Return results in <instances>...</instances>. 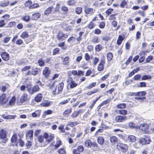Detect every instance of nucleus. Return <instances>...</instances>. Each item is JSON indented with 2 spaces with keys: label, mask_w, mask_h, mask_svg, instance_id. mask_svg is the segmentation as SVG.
Returning a JSON list of instances; mask_svg holds the SVG:
<instances>
[{
  "label": "nucleus",
  "mask_w": 154,
  "mask_h": 154,
  "mask_svg": "<svg viewBox=\"0 0 154 154\" xmlns=\"http://www.w3.org/2000/svg\"><path fill=\"white\" fill-rule=\"evenodd\" d=\"M22 19L24 21L28 22L29 20L30 19V17L29 16L27 15L23 17L22 18Z\"/></svg>",
  "instance_id": "nucleus-58"
},
{
  "label": "nucleus",
  "mask_w": 154,
  "mask_h": 154,
  "mask_svg": "<svg viewBox=\"0 0 154 154\" xmlns=\"http://www.w3.org/2000/svg\"><path fill=\"white\" fill-rule=\"evenodd\" d=\"M64 83L63 82L60 83L58 87V91H61L63 89V88Z\"/></svg>",
  "instance_id": "nucleus-47"
},
{
  "label": "nucleus",
  "mask_w": 154,
  "mask_h": 154,
  "mask_svg": "<svg viewBox=\"0 0 154 154\" xmlns=\"http://www.w3.org/2000/svg\"><path fill=\"white\" fill-rule=\"evenodd\" d=\"M40 70V69L39 68L33 69L32 70L31 74L33 75H36L38 73Z\"/></svg>",
  "instance_id": "nucleus-20"
},
{
  "label": "nucleus",
  "mask_w": 154,
  "mask_h": 154,
  "mask_svg": "<svg viewBox=\"0 0 154 154\" xmlns=\"http://www.w3.org/2000/svg\"><path fill=\"white\" fill-rule=\"evenodd\" d=\"M29 35L27 32H23L20 35V36L23 38L24 39L29 37Z\"/></svg>",
  "instance_id": "nucleus-34"
},
{
  "label": "nucleus",
  "mask_w": 154,
  "mask_h": 154,
  "mask_svg": "<svg viewBox=\"0 0 154 154\" xmlns=\"http://www.w3.org/2000/svg\"><path fill=\"white\" fill-rule=\"evenodd\" d=\"M28 97V95L26 94H23L21 97L20 99V101L22 103H24L25 101H26Z\"/></svg>",
  "instance_id": "nucleus-18"
},
{
  "label": "nucleus",
  "mask_w": 154,
  "mask_h": 154,
  "mask_svg": "<svg viewBox=\"0 0 154 154\" xmlns=\"http://www.w3.org/2000/svg\"><path fill=\"white\" fill-rule=\"evenodd\" d=\"M43 98L42 95L41 93L38 94L35 97V101L37 102H40Z\"/></svg>",
  "instance_id": "nucleus-14"
},
{
  "label": "nucleus",
  "mask_w": 154,
  "mask_h": 154,
  "mask_svg": "<svg viewBox=\"0 0 154 154\" xmlns=\"http://www.w3.org/2000/svg\"><path fill=\"white\" fill-rule=\"evenodd\" d=\"M79 123L77 122H69L67 124V126H69L71 127H73L76 126L78 125Z\"/></svg>",
  "instance_id": "nucleus-21"
},
{
  "label": "nucleus",
  "mask_w": 154,
  "mask_h": 154,
  "mask_svg": "<svg viewBox=\"0 0 154 154\" xmlns=\"http://www.w3.org/2000/svg\"><path fill=\"white\" fill-rule=\"evenodd\" d=\"M126 104L125 103H120L117 105V107L118 108L123 109L125 107Z\"/></svg>",
  "instance_id": "nucleus-51"
},
{
  "label": "nucleus",
  "mask_w": 154,
  "mask_h": 154,
  "mask_svg": "<svg viewBox=\"0 0 154 154\" xmlns=\"http://www.w3.org/2000/svg\"><path fill=\"white\" fill-rule=\"evenodd\" d=\"M85 60L87 61H88L90 60V56L89 54L87 53H86L85 54Z\"/></svg>",
  "instance_id": "nucleus-63"
},
{
  "label": "nucleus",
  "mask_w": 154,
  "mask_h": 154,
  "mask_svg": "<svg viewBox=\"0 0 154 154\" xmlns=\"http://www.w3.org/2000/svg\"><path fill=\"white\" fill-rule=\"evenodd\" d=\"M33 131L31 130L27 132L26 134V137L27 139L32 140V139Z\"/></svg>",
  "instance_id": "nucleus-17"
},
{
  "label": "nucleus",
  "mask_w": 154,
  "mask_h": 154,
  "mask_svg": "<svg viewBox=\"0 0 154 154\" xmlns=\"http://www.w3.org/2000/svg\"><path fill=\"white\" fill-rule=\"evenodd\" d=\"M1 56L2 58L4 60H8L9 59V54L6 52H2L1 54Z\"/></svg>",
  "instance_id": "nucleus-11"
},
{
  "label": "nucleus",
  "mask_w": 154,
  "mask_h": 154,
  "mask_svg": "<svg viewBox=\"0 0 154 154\" xmlns=\"http://www.w3.org/2000/svg\"><path fill=\"white\" fill-rule=\"evenodd\" d=\"M116 146L119 151L122 153L126 152L128 149V147L127 144L121 142L118 143Z\"/></svg>",
  "instance_id": "nucleus-1"
},
{
  "label": "nucleus",
  "mask_w": 154,
  "mask_h": 154,
  "mask_svg": "<svg viewBox=\"0 0 154 154\" xmlns=\"http://www.w3.org/2000/svg\"><path fill=\"white\" fill-rule=\"evenodd\" d=\"M95 26V25L92 22V21H91L90 22V23L88 25L87 27L88 28V29H93L94 26Z\"/></svg>",
  "instance_id": "nucleus-44"
},
{
  "label": "nucleus",
  "mask_w": 154,
  "mask_h": 154,
  "mask_svg": "<svg viewBox=\"0 0 154 154\" xmlns=\"http://www.w3.org/2000/svg\"><path fill=\"white\" fill-rule=\"evenodd\" d=\"M44 137L46 139V141L47 144L51 142L54 138L53 135L51 134L49 135L47 133L44 134Z\"/></svg>",
  "instance_id": "nucleus-8"
},
{
  "label": "nucleus",
  "mask_w": 154,
  "mask_h": 154,
  "mask_svg": "<svg viewBox=\"0 0 154 154\" xmlns=\"http://www.w3.org/2000/svg\"><path fill=\"white\" fill-rule=\"evenodd\" d=\"M41 113L40 110H36L35 112L32 113V116L33 117H39Z\"/></svg>",
  "instance_id": "nucleus-22"
},
{
  "label": "nucleus",
  "mask_w": 154,
  "mask_h": 154,
  "mask_svg": "<svg viewBox=\"0 0 154 154\" xmlns=\"http://www.w3.org/2000/svg\"><path fill=\"white\" fill-rule=\"evenodd\" d=\"M95 11V10L91 8H86L85 9V11L87 14H93Z\"/></svg>",
  "instance_id": "nucleus-13"
},
{
  "label": "nucleus",
  "mask_w": 154,
  "mask_h": 154,
  "mask_svg": "<svg viewBox=\"0 0 154 154\" xmlns=\"http://www.w3.org/2000/svg\"><path fill=\"white\" fill-rule=\"evenodd\" d=\"M75 11L76 14H79L82 12V8L81 7H77L75 8Z\"/></svg>",
  "instance_id": "nucleus-43"
},
{
  "label": "nucleus",
  "mask_w": 154,
  "mask_h": 154,
  "mask_svg": "<svg viewBox=\"0 0 154 154\" xmlns=\"http://www.w3.org/2000/svg\"><path fill=\"white\" fill-rule=\"evenodd\" d=\"M96 82H93L90 84L88 86H86L85 88L86 89H90L94 87L96 85Z\"/></svg>",
  "instance_id": "nucleus-37"
},
{
  "label": "nucleus",
  "mask_w": 154,
  "mask_h": 154,
  "mask_svg": "<svg viewBox=\"0 0 154 154\" xmlns=\"http://www.w3.org/2000/svg\"><path fill=\"white\" fill-rule=\"evenodd\" d=\"M119 112L120 114L122 115H125L127 113V110L125 109L119 110Z\"/></svg>",
  "instance_id": "nucleus-53"
},
{
  "label": "nucleus",
  "mask_w": 154,
  "mask_h": 154,
  "mask_svg": "<svg viewBox=\"0 0 154 154\" xmlns=\"http://www.w3.org/2000/svg\"><path fill=\"white\" fill-rule=\"evenodd\" d=\"M126 117L125 116H118L116 117L115 120L116 122H120L125 120Z\"/></svg>",
  "instance_id": "nucleus-12"
},
{
  "label": "nucleus",
  "mask_w": 154,
  "mask_h": 154,
  "mask_svg": "<svg viewBox=\"0 0 154 154\" xmlns=\"http://www.w3.org/2000/svg\"><path fill=\"white\" fill-rule=\"evenodd\" d=\"M138 87H144L146 86V84L145 82H141L139 83L138 85Z\"/></svg>",
  "instance_id": "nucleus-56"
},
{
  "label": "nucleus",
  "mask_w": 154,
  "mask_h": 154,
  "mask_svg": "<svg viewBox=\"0 0 154 154\" xmlns=\"http://www.w3.org/2000/svg\"><path fill=\"white\" fill-rule=\"evenodd\" d=\"M117 14H114L111 15L109 17V19L110 20H115L116 19L115 16Z\"/></svg>",
  "instance_id": "nucleus-60"
},
{
  "label": "nucleus",
  "mask_w": 154,
  "mask_h": 154,
  "mask_svg": "<svg viewBox=\"0 0 154 154\" xmlns=\"http://www.w3.org/2000/svg\"><path fill=\"white\" fill-rule=\"evenodd\" d=\"M69 100H70V99H68L62 101L59 103L58 105L59 106H61V105H62L68 103L69 102Z\"/></svg>",
  "instance_id": "nucleus-52"
},
{
  "label": "nucleus",
  "mask_w": 154,
  "mask_h": 154,
  "mask_svg": "<svg viewBox=\"0 0 154 154\" xmlns=\"http://www.w3.org/2000/svg\"><path fill=\"white\" fill-rule=\"evenodd\" d=\"M6 95L3 94L0 97V102L2 104H5L7 101L6 99Z\"/></svg>",
  "instance_id": "nucleus-19"
},
{
  "label": "nucleus",
  "mask_w": 154,
  "mask_h": 154,
  "mask_svg": "<svg viewBox=\"0 0 154 154\" xmlns=\"http://www.w3.org/2000/svg\"><path fill=\"white\" fill-rule=\"evenodd\" d=\"M61 141L59 139H57L56 144L55 145H53L55 147V149H57L61 145Z\"/></svg>",
  "instance_id": "nucleus-30"
},
{
  "label": "nucleus",
  "mask_w": 154,
  "mask_h": 154,
  "mask_svg": "<svg viewBox=\"0 0 154 154\" xmlns=\"http://www.w3.org/2000/svg\"><path fill=\"white\" fill-rule=\"evenodd\" d=\"M0 139L3 141L4 143H5L8 140L7 137V132L3 129L0 130Z\"/></svg>",
  "instance_id": "nucleus-2"
},
{
  "label": "nucleus",
  "mask_w": 154,
  "mask_h": 154,
  "mask_svg": "<svg viewBox=\"0 0 154 154\" xmlns=\"http://www.w3.org/2000/svg\"><path fill=\"white\" fill-rule=\"evenodd\" d=\"M9 1L8 0H5L0 2V6L2 7H5L9 4Z\"/></svg>",
  "instance_id": "nucleus-27"
},
{
  "label": "nucleus",
  "mask_w": 154,
  "mask_h": 154,
  "mask_svg": "<svg viewBox=\"0 0 154 154\" xmlns=\"http://www.w3.org/2000/svg\"><path fill=\"white\" fill-rule=\"evenodd\" d=\"M31 68V66H26L24 67L21 69V71L22 72L23 71H26L29 69Z\"/></svg>",
  "instance_id": "nucleus-61"
},
{
  "label": "nucleus",
  "mask_w": 154,
  "mask_h": 154,
  "mask_svg": "<svg viewBox=\"0 0 154 154\" xmlns=\"http://www.w3.org/2000/svg\"><path fill=\"white\" fill-rule=\"evenodd\" d=\"M16 98L14 96L13 97L9 102V105L10 106L14 105L16 102Z\"/></svg>",
  "instance_id": "nucleus-33"
},
{
  "label": "nucleus",
  "mask_w": 154,
  "mask_h": 154,
  "mask_svg": "<svg viewBox=\"0 0 154 154\" xmlns=\"http://www.w3.org/2000/svg\"><path fill=\"white\" fill-rule=\"evenodd\" d=\"M32 4V2L31 1L28 0L26 1L24 4L25 6L26 7H28L29 8L31 9Z\"/></svg>",
  "instance_id": "nucleus-35"
},
{
  "label": "nucleus",
  "mask_w": 154,
  "mask_h": 154,
  "mask_svg": "<svg viewBox=\"0 0 154 154\" xmlns=\"http://www.w3.org/2000/svg\"><path fill=\"white\" fill-rule=\"evenodd\" d=\"M99 59L97 57H95L93 59V64L94 65H96L97 64V63L99 61Z\"/></svg>",
  "instance_id": "nucleus-59"
},
{
  "label": "nucleus",
  "mask_w": 154,
  "mask_h": 154,
  "mask_svg": "<svg viewBox=\"0 0 154 154\" xmlns=\"http://www.w3.org/2000/svg\"><path fill=\"white\" fill-rule=\"evenodd\" d=\"M38 63L39 65L41 66H43L45 64V62L42 59H39L38 60Z\"/></svg>",
  "instance_id": "nucleus-55"
},
{
  "label": "nucleus",
  "mask_w": 154,
  "mask_h": 154,
  "mask_svg": "<svg viewBox=\"0 0 154 154\" xmlns=\"http://www.w3.org/2000/svg\"><path fill=\"white\" fill-rule=\"evenodd\" d=\"M40 90V88L38 85H35L33 87L30 88H29L27 87V90L29 93L32 94Z\"/></svg>",
  "instance_id": "nucleus-6"
},
{
  "label": "nucleus",
  "mask_w": 154,
  "mask_h": 154,
  "mask_svg": "<svg viewBox=\"0 0 154 154\" xmlns=\"http://www.w3.org/2000/svg\"><path fill=\"white\" fill-rule=\"evenodd\" d=\"M97 141L99 144L102 145L104 142V140L103 137H99L97 139Z\"/></svg>",
  "instance_id": "nucleus-31"
},
{
  "label": "nucleus",
  "mask_w": 154,
  "mask_h": 154,
  "mask_svg": "<svg viewBox=\"0 0 154 154\" xmlns=\"http://www.w3.org/2000/svg\"><path fill=\"white\" fill-rule=\"evenodd\" d=\"M152 78L151 76L149 75H143L141 78V80H149Z\"/></svg>",
  "instance_id": "nucleus-32"
},
{
  "label": "nucleus",
  "mask_w": 154,
  "mask_h": 154,
  "mask_svg": "<svg viewBox=\"0 0 154 154\" xmlns=\"http://www.w3.org/2000/svg\"><path fill=\"white\" fill-rule=\"evenodd\" d=\"M84 30H83L82 31L80 32L79 33V37L76 38L77 40L79 42L81 40V36L84 34Z\"/></svg>",
  "instance_id": "nucleus-46"
},
{
  "label": "nucleus",
  "mask_w": 154,
  "mask_h": 154,
  "mask_svg": "<svg viewBox=\"0 0 154 154\" xmlns=\"http://www.w3.org/2000/svg\"><path fill=\"white\" fill-rule=\"evenodd\" d=\"M71 112V109H67L65 110L63 113L64 116H67L69 115L70 113Z\"/></svg>",
  "instance_id": "nucleus-41"
},
{
  "label": "nucleus",
  "mask_w": 154,
  "mask_h": 154,
  "mask_svg": "<svg viewBox=\"0 0 154 154\" xmlns=\"http://www.w3.org/2000/svg\"><path fill=\"white\" fill-rule=\"evenodd\" d=\"M17 116L15 115H8L5 116V119H14Z\"/></svg>",
  "instance_id": "nucleus-48"
},
{
  "label": "nucleus",
  "mask_w": 154,
  "mask_h": 154,
  "mask_svg": "<svg viewBox=\"0 0 154 154\" xmlns=\"http://www.w3.org/2000/svg\"><path fill=\"white\" fill-rule=\"evenodd\" d=\"M110 140L112 145H115L116 143L118 141L117 138L115 136H112L110 137Z\"/></svg>",
  "instance_id": "nucleus-15"
},
{
  "label": "nucleus",
  "mask_w": 154,
  "mask_h": 154,
  "mask_svg": "<svg viewBox=\"0 0 154 154\" xmlns=\"http://www.w3.org/2000/svg\"><path fill=\"white\" fill-rule=\"evenodd\" d=\"M102 48V46L101 45H96L95 47V49L96 51L99 52L100 51Z\"/></svg>",
  "instance_id": "nucleus-49"
},
{
  "label": "nucleus",
  "mask_w": 154,
  "mask_h": 154,
  "mask_svg": "<svg viewBox=\"0 0 154 154\" xmlns=\"http://www.w3.org/2000/svg\"><path fill=\"white\" fill-rule=\"evenodd\" d=\"M92 142L90 140H87L85 142V146L87 147H91L92 146Z\"/></svg>",
  "instance_id": "nucleus-26"
},
{
  "label": "nucleus",
  "mask_w": 154,
  "mask_h": 154,
  "mask_svg": "<svg viewBox=\"0 0 154 154\" xmlns=\"http://www.w3.org/2000/svg\"><path fill=\"white\" fill-rule=\"evenodd\" d=\"M50 104V102L48 100H45L42 103L41 105L44 107L49 106Z\"/></svg>",
  "instance_id": "nucleus-29"
},
{
  "label": "nucleus",
  "mask_w": 154,
  "mask_h": 154,
  "mask_svg": "<svg viewBox=\"0 0 154 154\" xmlns=\"http://www.w3.org/2000/svg\"><path fill=\"white\" fill-rule=\"evenodd\" d=\"M68 36L67 34H64L62 32L60 31L57 36V38L58 40L61 41L67 38Z\"/></svg>",
  "instance_id": "nucleus-5"
},
{
  "label": "nucleus",
  "mask_w": 154,
  "mask_h": 154,
  "mask_svg": "<svg viewBox=\"0 0 154 154\" xmlns=\"http://www.w3.org/2000/svg\"><path fill=\"white\" fill-rule=\"evenodd\" d=\"M110 98L109 99H107V100L103 101L99 106H100V107L102 106H103L104 105L106 104L107 103H108L110 100Z\"/></svg>",
  "instance_id": "nucleus-54"
},
{
  "label": "nucleus",
  "mask_w": 154,
  "mask_h": 154,
  "mask_svg": "<svg viewBox=\"0 0 154 154\" xmlns=\"http://www.w3.org/2000/svg\"><path fill=\"white\" fill-rule=\"evenodd\" d=\"M128 0H123L120 4V6L122 8L127 7Z\"/></svg>",
  "instance_id": "nucleus-28"
},
{
  "label": "nucleus",
  "mask_w": 154,
  "mask_h": 154,
  "mask_svg": "<svg viewBox=\"0 0 154 154\" xmlns=\"http://www.w3.org/2000/svg\"><path fill=\"white\" fill-rule=\"evenodd\" d=\"M68 84L71 88H73L77 86L78 84L72 80L71 77H69L67 79Z\"/></svg>",
  "instance_id": "nucleus-4"
},
{
  "label": "nucleus",
  "mask_w": 154,
  "mask_h": 154,
  "mask_svg": "<svg viewBox=\"0 0 154 154\" xmlns=\"http://www.w3.org/2000/svg\"><path fill=\"white\" fill-rule=\"evenodd\" d=\"M51 71L48 67H45L42 71V75L45 78H48L50 74Z\"/></svg>",
  "instance_id": "nucleus-9"
},
{
  "label": "nucleus",
  "mask_w": 154,
  "mask_h": 154,
  "mask_svg": "<svg viewBox=\"0 0 154 154\" xmlns=\"http://www.w3.org/2000/svg\"><path fill=\"white\" fill-rule=\"evenodd\" d=\"M113 57V54L111 52H109L107 54V60L109 61H111Z\"/></svg>",
  "instance_id": "nucleus-42"
},
{
  "label": "nucleus",
  "mask_w": 154,
  "mask_h": 154,
  "mask_svg": "<svg viewBox=\"0 0 154 154\" xmlns=\"http://www.w3.org/2000/svg\"><path fill=\"white\" fill-rule=\"evenodd\" d=\"M149 128L148 125L146 123L141 124L139 127L140 130L144 133H146Z\"/></svg>",
  "instance_id": "nucleus-7"
},
{
  "label": "nucleus",
  "mask_w": 154,
  "mask_h": 154,
  "mask_svg": "<svg viewBox=\"0 0 154 154\" xmlns=\"http://www.w3.org/2000/svg\"><path fill=\"white\" fill-rule=\"evenodd\" d=\"M17 134H14L11 138V142L12 143H15L17 141Z\"/></svg>",
  "instance_id": "nucleus-40"
},
{
  "label": "nucleus",
  "mask_w": 154,
  "mask_h": 154,
  "mask_svg": "<svg viewBox=\"0 0 154 154\" xmlns=\"http://www.w3.org/2000/svg\"><path fill=\"white\" fill-rule=\"evenodd\" d=\"M92 41L94 43H98L99 42L98 38L97 37H94L92 39Z\"/></svg>",
  "instance_id": "nucleus-62"
},
{
  "label": "nucleus",
  "mask_w": 154,
  "mask_h": 154,
  "mask_svg": "<svg viewBox=\"0 0 154 154\" xmlns=\"http://www.w3.org/2000/svg\"><path fill=\"white\" fill-rule=\"evenodd\" d=\"M139 143L141 145H144L146 144L145 139L144 138H141L139 140Z\"/></svg>",
  "instance_id": "nucleus-50"
},
{
  "label": "nucleus",
  "mask_w": 154,
  "mask_h": 154,
  "mask_svg": "<svg viewBox=\"0 0 154 154\" xmlns=\"http://www.w3.org/2000/svg\"><path fill=\"white\" fill-rule=\"evenodd\" d=\"M58 152L59 154H65V150L63 148H60L58 150Z\"/></svg>",
  "instance_id": "nucleus-64"
},
{
  "label": "nucleus",
  "mask_w": 154,
  "mask_h": 154,
  "mask_svg": "<svg viewBox=\"0 0 154 154\" xmlns=\"http://www.w3.org/2000/svg\"><path fill=\"white\" fill-rule=\"evenodd\" d=\"M146 94V92L144 91L134 93V95L137 97L136 98L141 100H143L145 99V98L144 97V96Z\"/></svg>",
  "instance_id": "nucleus-3"
},
{
  "label": "nucleus",
  "mask_w": 154,
  "mask_h": 154,
  "mask_svg": "<svg viewBox=\"0 0 154 154\" xmlns=\"http://www.w3.org/2000/svg\"><path fill=\"white\" fill-rule=\"evenodd\" d=\"M55 82H54L52 83L49 86V88L52 90V94H55V93L57 90V86L54 85Z\"/></svg>",
  "instance_id": "nucleus-16"
},
{
  "label": "nucleus",
  "mask_w": 154,
  "mask_h": 154,
  "mask_svg": "<svg viewBox=\"0 0 154 154\" xmlns=\"http://www.w3.org/2000/svg\"><path fill=\"white\" fill-rule=\"evenodd\" d=\"M105 63V61L104 59H101L100 60V62L97 67V69L98 71H100L103 69Z\"/></svg>",
  "instance_id": "nucleus-10"
},
{
  "label": "nucleus",
  "mask_w": 154,
  "mask_h": 154,
  "mask_svg": "<svg viewBox=\"0 0 154 154\" xmlns=\"http://www.w3.org/2000/svg\"><path fill=\"white\" fill-rule=\"evenodd\" d=\"M60 5L59 3H57L56 5V7L54 10H53V12L54 13L55 12H57L59 11V9H60V7L59 6Z\"/></svg>",
  "instance_id": "nucleus-57"
},
{
  "label": "nucleus",
  "mask_w": 154,
  "mask_h": 154,
  "mask_svg": "<svg viewBox=\"0 0 154 154\" xmlns=\"http://www.w3.org/2000/svg\"><path fill=\"white\" fill-rule=\"evenodd\" d=\"M128 140L131 142H134L136 140V137L134 135H131L128 136Z\"/></svg>",
  "instance_id": "nucleus-24"
},
{
  "label": "nucleus",
  "mask_w": 154,
  "mask_h": 154,
  "mask_svg": "<svg viewBox=\"0 0 154 154\" xmlns=\"http://www.w3.org/2000/svg\"><path fill=\"white\" fill-rule=\"evenodd\" d=\"M69 57H66L63 59V63L64 65H68L69 63Z\"/></svg>",
  "instance_id": "nucleus-39"
},
{
  "label": "nucleus",
  "mask_w": 154,
  "mask_h": 154,
  "mask_svg": "<svg viewBox=\"0 0 154 154\" xmlns=\"http://www.w3.org/2000/svg\"><path fill=\"white\" fill-rule=\"evenodd\" d=\"M40 14L39 13L34 14L32 15V18L33 20H37L40 17Z\"/></svg>",
  "instance_id": "nucleus-23"
},
{
  "label": "nucleus",
  "mask_w": 154,
  "mask_h": 154,
  "mask_svg": "<svg viewBox=\"0 0 154 154\" xmlns=\"http://www.w3.org/2000/svg\"><path fill=\"white\" fill-rule=\"evenodd\" d=\"M88 63H85L84 62H82L81 63V67L84 69H86L88 68Z\"/></svg>",
  "instance_id": "nucleus-45"
},
{
  "label": "nucleus",
  "mask_w": 154,
  "mask_h": 154,
  "mask_svg": "<svg viewBox=\"0 0 154 154\" xmlns=\"http://www.w3.org/2000/svg\"><path fill=\"white\" fill-rule=\"evenodd\" d=\"M123 40L122 36L121 35H119L117 41V44L119 45H120Z\"/></svg>",
  "instance_id": "nucleus-36"
},
{
  "label": "nucleus",
  "mask_w": 154,
  "mask_h": 154,
  "mask_svg": "<svg viewBox=\"0 0 154 154\" xmlns=\"http://www.w3.org/2000/svg\"><path fill=\"white\" fill-rule=\"evenodd\" d=\"M53 9V7L50 6L47 8L44 11V14L45 15H48L51 13L52 10Z\"/></svg>",
  "instance_id": "nucleus-25"
},
{
  "label": "nucleus",
  "mask_w": 154,
  "mask_h": 154,
  "mask_svg": "<svg viewBox=\"0 0 154 154\" xmlns=\"http://www.w3.org/2000/svg\"><path fill=\"white\" fill-rule=\"evenodd\" d=\"M76 2L74 0H70L67 2V3L69 6H72L75 5Z\"/></svg>",
  "instance_id": "nucleus-38"
}]
</instances>
